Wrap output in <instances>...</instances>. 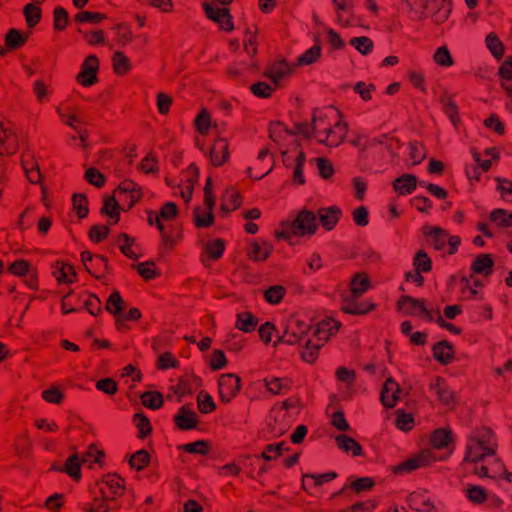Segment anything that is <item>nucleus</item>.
Instances as JSON below:
<instances>
[{"mask_svg":"<svg viewBox=\"0 0 512 512\" xmlns=\"http://www.w3.org/2000/svg\"><path fill=\"white\" fill-rule=\"evenodd\" d=\"M106 16L98 12L81 11L76 14L75 21L77 23H100Z\"/></svg>","mask_w":512,"mask_h":512,"instance_id":"63","label":"nucleus"},{"mask_svg":"<svg viewBox=\"0 0 512 512\" xmlns=\"http://www.w3.org/2000/svg\"><path fill=\"white\" fill-rule=\"evenodd\" d=\"M273 250L268 242H252L249 245L247 255L253 261H265Z\"/></svg>","mask_w":512,"mask_h":512,"instance_id":"25","label":"nucleus"},{"mask_svg":"<svg viewBox=\"0 0 512 512\" xmlns=\"http://www.w3.org/2000/svg\"><path fill=\"white\" fill-rule=\"evenodd\" d=\"M291 73L292 69L290 65L284 60L272 63L265 71V75L272 80L275 87H278L279 82L289 77Z\"/></svg>","mask_w":512,"mask_h":512,"instance_id":"16","label":"nucleus"},{"mask_svg":"<svg viewBox=\"0 0 512 512\" xmlns=\"http://www.w3.org/2000/svg\"><path fill=\"white\" fill-rule=\"evenodd\" d=\"M219 397L222 402L229 403L241 389V379L235 374H222L218 381Z\"/></svg>","mask_w":512,"mask_h":512,"instance_id":"7","label":"nucleus"},{"mask_svg":"<svg viewBox=\"0 0 512 512\" xmlns=\"http://www.w3.org/2000/svg\"><path fill=\"white\" fill-rule=\"evenodd\" d=\"M176 426L181 430H191L197 427V414L187 406H182L174 417Z\"/></svg>","mask_w":512,"mask_h":512,"instance_id":"18","label":"nucleus"},{"mask_svg":"<svg viewBox=\"0 0 512 512\" xmlns=\"http://www.w3.org/2000/svg\"><path fill=\"white\" fill-rule=\"evenodd\" d=\"M198 409L201 413L208 414L215 410L216 405L212 397L205 391H200L197 395Z\"/></svg>","mask_w":512,"mask_h":512,"instance_id":"54","label":"nucleus"},{"mask_svg":"<svg viewBox=\"0 0 512 512\" xmlns=\"http://www.w3.org/2000/svg\"><path fill=\"white\" fill-rule=\"evenodd\" d=\"M320 55H321V47H320V45L316 44L313 47H311L310 49H308L300 57H298L297 65L302 66V65L312 64L319 59Z\"/></svg>","mask_w":512,"mask_h":512,"instance_id":"56","label":"nucleus"},{"mask_svg":"<svg viewBox=\"0 0 512 512\" xmlns=\"http://www.w3.org/2000/svg\"><path fill=\"white\" fill-rule=\"evenodd\" d=\"M99 60L95 55L87 56L81 70L76 76V81L83 87H90L98 82Z\"/></svg>","mask_w":512,"mask_h":512,"instance_id":"6","label":"nucleus"},{"mask_svg":"<svg viewBox=\"0 0 512 512\" xmlns=\"http://www.w3.org/2000/svg\"><path fill=\"white\" fill-rule=\"evenodd\" d=\"M286 294V289L282 285H273L264 291V299L270 304H278Z\"/></svg>","mask_w":512,"mask_h":512,"instance_id":"51","label":"nucleus"},{"mask_svg":"<svg viewBox=\"0 0 512 512\" xmlns=\"http://www.w3.org/2000/svg\"><path fill=\"white\" fill-rule=\"evenodd\" d=\"M490 220L500 228H509L512 226V212L504 209H495L490 214Z\"/></svg>","mask_w":512,"mask_h":512,"instance_id":"44","label":"nucleus"},{"mask_svg":"<svg viewBox=\"0 0 512 512\" xmlns=\"http://www.w3.org/2000/svg\"><path fill=\"white\" fill-rule=\"evenodd\" d=\"M117 244L121 250V252L131 258L137 259V254L133 251L132 246L134 244V239L128 236L126 233H121L117 238Z\"/></svg>","mask_w":512,"mask_h":512,"instance_id":"52","label":"nucleus"},{"mask_svg":"<svg viewBox=\"0 0 512 512\" xmlns=\"http://www.w3.org/2000/svg\"><path fill=\"white\" fill-rule=\"evenodd\" d=\"M410 507L419 512H434L430 499L420 493H413L409 498Z\"/></svg>","mask_w":512,"mask_h":512,"instance_id":"39","label":"nucleus"},{"mask_svg":"<svg viewBox=\"0 0 512 512\" xmlns=\"http://www.w3.org/2000/svg\"><path fill=\"white\" fill-rule=\"evenodd\" d=\"M23 14L29 28L35 27L41 20V8L36 3H28L24 6Z\"/></svg>","mask_w":512,"mask_h":512,"instance_id":"40","label":"nucleus"},{"mask_svg":"<svg viewBox=\"0 0 512 512\" xmlns=\"http://www.w3.org/2000/svg\"><path fill=\"white\" fill-rule=\"evenodd\" d=\"M137 272L145 280H151L160 275V272L156 270L153 262H142L137 265Z\"/></svg>","mask_w":512,"mask_h":512,"instance_id":"64","label":"nucleus"},{"mask_svg":"<svg viewBox=\"0 0 512 512\" xmlns=\"http://www.w3.org/2000/svg\"><path fill=\"white\" fill-rule=\"evenodd\" d=\"M396 305L397 309L406 315L415 316L420 315L421 310H424L425 300L415 299L404 295L398 299Z\"/></svg>","mask_w":512,"mask_h":512,"instance_id":"19","label":"nucleus"},{"mask_svg":"<svg viewBox=\"0 0 512 512\" xmlns=\"http://www.w3.org/2000/svg\"><path fill=\"white\" fill-rule=\"evenodd\" d=\"M120 201H126L131 208L142 196L141 188L132 180L122 181L114 191Z\"/></svg>","mask_w":512,"mask_h":512,"instance_id":"10","label":"nucleus"},{"mask_svg":"<svg viewBox=\"0 0 512 512\" xmlns=\"http://www.w3.org/2000/svg\"><path fill=\"white\" fill-rule=\"evenodd\" d=\"M179 449L189 453L198 455H207L210 451V443L205 440H197L192 443H187L179 447Z\"/></svg>","mask_w":512,"mask_h":512,"instance_id":"47","label":"nucleus"},{"mask_svg":"<svg viewBox=\"0 0 512 512\" xmlns=\"http://www.w3.org/2000/svg\"><path fill=\"white\" fill-rule=\"evenodd\" d=\"M314 137L329 147L340 145L347 135V124L342 121L338 110L333 107L319 111L312 120Z\"/></svg>","mask_w":512,"mask_h":512,"instance_id":"2","label":"nucleus"},{"mask_svg":"<svg viewBox=\"0 0 512 512\" xmlns=\"http://www.w3.org/2000/svg\"><path fill=\"white\" fill-rule=\"evenodd\" d=\"M395 424L400 430L410 431L414 426L413 416L403 410H397Z\"/></svg>","mask_w":512,"mask_h":512,"instance_id":"60","label":"nucleus"},{"mask_svg":"<svg viewBox=\"0 0 512 512\" xmlns=\"http://www.w3.org/2000/svg\"><path fill=\"white\" fill-rule=\"evenodd\" d=\"M112 29L115 32L116 42L119 45L126 46L133 41V32L128 25L124 23H118Z\"/></svg>","mask_w":512,"mask_h":512,"instance_id":"41","label":"nucleus"},{"mask_svg":"<svg viewBox=\"0 0 512 512\" xmlns=\"http://www.w3.org/2000/svg\"><path fill=\"white\" fill-rule=\"evenodd\" d=\"M113 72L118 76H124L132 68L129 58L121 51H116L112 55Z\"/></svg>","mask_w":512,"mask_h":512,"instance_id":"29","label":"nucleus"},{"mask_svg":"<svg viewBox=\"0 0 512 512\" xmlns=\"http://www.w3.org/2000/svg\"><path fill=\"white\" fill-rule=\"evenodd\" d=\"M293 156V162H295V165L291 167L293 168V183L302 185L305 182L302 170L305 161V154L302 148L299 147L297 150L293 151Z\"/></svg>","mask_w":512,"mask_h":512,"instance_id":"31","label":"nucleus"},{"mask_svg":"<svg viewBox=\"0 0 512 512\" xmlns=\"http://www.w3.org/2000/svg\"><path fill=\"white\" fill-rule=\"evenodd\" d=\"M149 461V453L146 450L141 449L131 456L129 460V465L131 466V468L140 471L143 470L149 464Z\"/></svg>","mask_w":512,"mask_h":512,"instance_id":"53","label":"nucleus"},{"mask_svg":"<svg viewBox=\"0 0 512 512\" xmlns=\"http://www.w3.org/2000/svg\"><path fill=\"white\" fill-rule=\"evenodd\" d=\"M230 157L229 143L225 138H216L210 149V160L213 166L224 165Z\"/></svg>","mask_w":512,"mask_h":512,"instance_id":"13","label":"nucleus"},{"mask_svg":"<svg viewBox=\"0 0 512 512\" xmlns=\"http://www.w3.org/2000/svg\"><path fill=\"white\" fill-rule=\"evenodd\" d=\"M225 250V242L222 239H213L208 241L205 245V251L208 258L211 260H218L222 257Z\"/></svg>","mask_w":512,"mask_h":512,"instance_id":"48","label":"nucleus"},{"mask_svg":"<svg viewBox=\"0 0 512 512\" xmlns=\"http://www.w3.org/2000/svg\"><path fill=\"white\" fill-rule=\"evenodd\" d=\"M370 280L366 273H356L350 281V294L351 297H361L369 288Z\"/></svg>","mask_w":512,"mask_h":512,"instance_id":"23","label":"nucleus"},{"mask_svg":"<svg viewBox=\"0 0 512 512\" xmlns=\"http://www.w3.org/2000/svg\"><path fill=\"white\" fill-rule=\"evenodd\" d=\"M269 132L271 140L278 145L279 150L290 146V150L294 151L301 147L295 135L287 131L281 123L271 124Z\"/></svg>","mask_w":512,"mask_h":512,"instance_id":"9","label":"nucleus"},{"mask_svg":"<svg viewBox=\"0 0 512 512\" xmlns=\"http://www.w3.org/2000/svg\"><path fill=\"white\" fill-rule=\"evenodd\" d=\"M485 44L490 53L497 59L500 60L505 53V47L502 41L499 39L496 33L490 32L485 38Z\"/></svg>","mask_w":512,"mask_h":512,"instance_id":"36","label":"nucleus"},{"mask_svg":"<svg viewBox=\"0 0 512 512\" xmlns=\"http://www.w3.org/2000/svg\"><path fill=\"white\" fill-rule=\"evenodd\" d=\"M433 60L436 64L442 67H450L453 65V58L446 46L439 47L434 55Z\"/></svg>","mask_w":512,"mask_h":512,"instance_id":"57","label":"nucleus"},{"mask_svg":"<svg viewBox=\"0 0 512 512\" xmlns=\"http://www.w3.org/2000/svg\"><path fill=\"white\" fill-rule=\"evenodd\" d=\"M337 446L344 452H352L353 456H359L362 453L361 445L352 437L341 434L335 438Z\"/></svg>","mask_w":512,"mask_h":512,"instance_id":"32","label":"nucleus"},{"mask_svg":"<svg viewBox=\"0 0 512 512\" xmlns=\"http://www.w3.org/2000/svg\"><path fill=\"white\" fill-rule=\"evenodd\" d=\"M435 460H436V458L433 455L432 451L424 450L419 455H417V456H415L413 458H410V459L406 460L405 462H403L399 466V470L410 472V471H413V470H415L417 468H420V467H423V466H427V465H429L431 462H433Z\"/></svg>","mask_w":512,"mask_h":512,"instance_id":"20","label":"nucleus"},{"mask_svg":"<svg viewBox=\"0 0 512 512\" xmlns=\"http://www.w3.org/2000/svg\"><path fill=\"white\" fill-rule=\"evenodd\" d=\"M452 9V2L451 0H441V5L439 9L432 15V20L435 24H442L444 23Z\"/></svg>","mask_w":512,"mask_h":512,"instance_id":"55","label":"nucleus"},{"mask_svg":"<svg viewBox=\"0 0 512 512\" xmlns=\"http://www.w3.org/2000/svg\"><path fill=\"white\" fill-rule=\"evenodd\" d=\"M115 196L116 195L105 198L104 205L101 209V213L109 216L110 219L113 220V223H117L120 217L118 200Z\"/></svg>","mask_w":512,"mask_h":512,"instance_id":"43","label":"nucleus"},{"mask_svg":"<svg viewBox=\"0 0 512 512\" xmlns=\"http://www.w3.org/2000/svg\"><path fill=\"white\" fill-rule=\"evenodd\" d=\"M271 168L272 159L269 156V151L267 149H263L259 152L253 166L248 168L247 173L249 177L253 179H261L270 172Z\"/></svg>","mask_w":512,"mask_h":512,"instance_id":"12","label":"nucleus"},{"mask_svg":"<svg viewBox=\"0 0 512 512\" xmlns=\"http://www.w3.org/2000/svg\"><path fill=\"white\" fill-rule=\"evenodd\" d=\"M430 442L436 449L447 447L451 442V432L446 429H437L433 432Z\"/></svg>","mask_w":512,"mask_h":512,"instance_id":"49","label":"nucleus"},{"mask_svg":"<svg viewBox=\"0 0 512 512\" xmlns=\"http://www.w3.org/2000/svg\"><path fill=\"white\" fill-rule=\"evenodd\" d=\"M195 129L201 135H207L211 126V115L207 109L202 108L194 120Z\"/></svg>","mask_w":512,"mask_h":512,"instance_id":"46","label":"nucleus"},{"mask_svg":"<svg viewBox=\"0 0 512 512\" xmlns=\"http://www.w3.org/2000/svg\"><path fill=\"white\" fill-rule=\"evenodd\" d=\"M359 297H351L350 294L342 295V310L348 314L363 315L373 310L374 303H358L356 299Z\"/></svg>","mask_w":512,"mask_h":512,"instance_id":"14","label":"nucleus"},{"mask_svg":"<svg viewBox=\"0 0 512 512\" xmlns=\"http://www.w3.org/2000/svg\"><path fill=\"white\" fill-rule=\"evenodd\" d=\"M53 274L58 283H73L76 278V272L73 266L68 264L57 263Z\"/></svg>","mask_w":512,"mask_h":512,"instance_id":"38","label":"nucleus"},{"mask_svg":"<svg viewBox=\"0 0 512 512\" xmlns=\"http://www.w3.org/2000/svg\"><path fill=\"white\" fill-rule=\"evenodd\" d=\"M341 216V210L336 207L320 208L318 210V217L323 228L332 230Z\"/></svg>","mask_w":512,"mask_h":512,"instance_id":"22","label":"nucleus"},{"mask_svg":"<svg viewBox=\"0 0 512 512\" xmlns=\"http://www.w3.org/2000/svg\"><path fill=\"white\" fill-rule=\"evenodd\" d=\"M400 392L401 388L399 384L392 378H388L381 391L382 404L387 408H393L399 399Z\"/></svg>","mask_w":512,"mask_h":512,"instance_id":"15","label":"nucleus"},{"mask_svg":"<svg viewBox=\"0 0 512 512\" xmlns=\"http://www.w3.org/2000/svg\"><path fill=\"white\" fill-rule=\"evenodd\" d=\"M430 390L435 393L438 402L442 406L448 407L449 409L455 406V393L443 378L437 377L435 381L430 384Z\"/></svg>","mask_w":512,"mask_h":512,"instance_id":"11","label":"nucleus"},{"mask_svg":"<svg viewBox=\"0 0 512 512\" xmlns=\"http://www.w3.org/2000/svg\"><path fill=\"white\" fill-rule=\"evenodd\" d=\"M320 343L308 340L304 350L301 352L302 359L307 363H313L319 355Z\"/></svg>","mask_w":512,"mask_h":512,"instance_id":"58","label":"nucleus"},{"mask_svg":"<svg viewBox=\"0 0 512 512\" xmlns=\"http://www.w3.org/2000/svg\"><path fill=\"white\" fill-rule=\"evenodd\" d=\"M413 266L418 272L428 273L432 269L431 258L424 250H419L414 256Z\"/></svg>","mask_w":512,"mask_h":512,"instance_id":"50","label":"nucleus"},{"mask_svg":"<svg viewBox=\"0 0 512 512\" xmlns=\"http://www.w3.org/2000/svg\"><path fill=\"white\" fill-rule=\"evenodd\" d=\"M267 390L273 395L287 394L291 388L289 378L272 377L264 380Z\"/></svg>","mask_w":512,"mask_h":512,"instance_id":"28","label":"nucleus"},{"mask_svg":"<svg viewBox=\"0 0 512 512\" xmlns=\"http://www.w3.org/2000/svg\"><path fill=\"white\" fill-rule=\"evenodd\" d=\"M298 400L287 399L280 406L275 407V423L271 426V431L276 436L283 435L289 429L288 410L297 407Z\"/></svg>","mask_w":512,"mask_h":512,"instance_id":"8","label":"nucleus"},{"mask_svg":"<svg viewBox=\"0 0 512 512\" xmlns=\"http://www.w3.org/2000/svg\"><path fill=\"white\" fill-rule=\"evenodd\" d=\"M350 45L363 55L370 53L374 46L373 41L365 36L352 38L350 40Z\"/></svg>","mask_w":512,"mask_h":512,"instance_id":"59","label":"nucleus"},{"mask_svg":"<svg viewBox=\"0 0 512 512\" xmlns=\"http://www.w3.org/2000/svg\"><path fill=\"white\" fill-rule=\"evenodd\" d=\"M467 498L476 504H482L487 499L485 489L476 485H469L466 489Z\"/></svg>","mask_w":512,"mask_h":512,"instance_id":"62","label":"nucleus"},{"mask_svg":"<svg viewBox=\"0 0 512 512\" xmlns=\"http://www.w3.org/2000/svg\"><path fill=\"white\" fill-rule=\"evenodd\" d=\"M142 404L149 409H159L163 406V395L157 391H148L141 395Z\"/></svg>","mask_w":512,"mask_h":512,"instance_id":"45","label":"nucleus"},{"mask_svg":"<svg viewBox=\"0 0 512 512\" xmlns=\"http://www.w3.org/2000/svg\"><path fill=\"white\" fill-rule=\"evenodd\" d=\"M310 326L296 316H291L282 334V341L291 345L299 343L309 331Z\"/></svg>","mask_w":512,"mask_h":512,"instance_id":"3","label":"nucleus"},{"mask_svg":"<svg viewBox=\"0 0 512 512\" xmlns=\"http://www.w3.org/2000/svg\"><path fill=\"white\" fill-rule=\"evenodd\" d=\"M496 448L495 437L490 429L474 430L468 437L463 462L480 477L498 478L505 469L495 457Z\"/></svg>","mask_w":512,"mask_h":512,"instance_id":"1","label":"nucleus"},{"mask_svg":"<svg viewBox=\"0 0 512 512\" xmlns=\"http://www.w3.org/2000/svg\"><path fill=\"white\" fill-rule=\"evenodd\" d=\"M236 318V328L246 333L254 331L258 325V319L247 311L238 313Z\"/></svg>","mask_w":512,"mask_h":512,"instance_id":"33","label":"nucleus"},{"mask_svg":"<svg viewBox=\"0 0 512 512\" xmlns=\"http://www.w3.org/2000/svg\"><path fill=\"white\" fill-rule=\"evenodd\" d=\"M416 186L417 178L411 174H404L393 182L394 190L400 195L412 193L416 189Z\"/></svg>","mask_w":512,"mask_h":512,"instance_id":"27","label":"nucleus"},{"mask_svg":"<svg viewBox=\"0 0 512 512\" xmlns=\"http://www.w3.org/2000/svg\"><path fill=\"white\" fill-rule=\"evenodd\" d=\"M494 262L489 254L477 256L472 263V270L478 274L489 275L492 272Z\"/></svg>","mask_w":512,"mask_h":512,"instance_id":"35","label":"nucleus"},{"mask_svg":"<svg viewBox=\"0 0 512 512\" xmlns=\"http://www.w3.org/2000/svg\"><path fill=\"white\" fill-rule=\"evenodd\" d=\"M440 103L442 104L444 113L449 117L454 127L457 128L460 123V116L458 106L454 101L453 96L448 93H444L440 98Z\"/></svg>","mask_w":512,"mask_h":512,"instance_id":"24","label":"nucleus"},{"mask_svg":"<svg viewBox=\"0 0 512 512\" xmlns=\"http://www.w3.org/2000/svg\"><path fill=\"white\" fill-rule=\"evenodd\" d=\"M317 229V217L308 210H302L293 223L290 225L291 233L294 236L312 235Z\"/></svg>","mask_w":512,"mask_h":512,"instance_id":"5","label":"nucleus"},{"mask_svg":"<svg viewBox=\"0 0 512 512\" xmlns=\"http://www.w3.org/2000/svg\"><path fill=\"white\" fill-rule=\"evenodd\" d=\"M433 356L441 364H448L454 358V347L448 341H440L433 346Z\"/></svg>","mask_w":512,"mask_h":512,"instance_id":"26","label":"nucleus"},{"mask_svg":"<svg viewBox=\"0 0 512 512\" xmlns=\"http://www.w3.org/2000/svg\"><path fill=\"white\" fill-rule=\"evenodd\" d=\"M241 205L240 194L233 190H226L222 196L221 209L225 212L236 210Z\"/></svg>","mask_w":512,"mask_h":512,"instance_id":"37","label":"nucleus"},{"mask_svg":"<svg viewBox=\"0 0 512 512\" xmlns=\"http://www.w3.org/2000/svg\"><path fill=\"white\" fill-rule=\"evenodd\" d=\"M101 492L109 493L112 497L121 496L124 494L125 485L124 479L118 475H108L101 482Z\"/></svg>","mask_w":512,"mask_h":512,"instance_id":"21","label":"nucleus"},{"mask_svg":"<svg viewBox=\"0 0 512 512\" xmlns=\"http://www.w3.org/2000/svg\"><path fill=\"white\" fill-rule=\"evenodd\" d=\"M134 422L138 429V437L145 438L147 435L151 433L152 427L149 419L141 413H137L134 416Z\"/></svg>","mask_w":512,"mask_h":512,"instance_id":"61","label":"nucleus"},{"mask_svg":"<svg viewBox=\"0 0 512 512\" xmlns=\"http://www.w3.org/2000/svg\"><path fill=\"white\" fill-rule=\"evenodd\" d=\"M124 307V301L119 294L118 291H114L108 298L106 302V310L113 314L116 318V323L118 327L120 326L121 320H120V313L122 312Z\"/></svg>","mask_w":512,"mask_h":512,"instance_id":"34","label":"nucleus"},{"mask_svg":"<svg viewBox=\"0 0 512 512\" xmlns=\"http://www.w3.org/2000/svg\"><path fill=\"white\" fill-rule=\"evenodd\" d=\"M28 40V34L21 33L17 29H10L5 35V47L8 50H16L23 47Z\"/></svg>","mask_w":512,"mask_h":512,"instance_id":"30","label":"nucleus"},{"mask_svg":"<svg viewBox=\"0 0 512 512\" xmlns=\"http://www.w3.org/2000/svg\"><path fill=\"white\" fill-rule=\"evenodd\" d=\"M202 7L205 11V15L207 16V18L217 23L222 30L227 32L233 30L234 26L232 22V17L227 8H220L218 6H215L214 1L204 2L202 4Z\"/></svg>","mask_w":512,"mask_h":512,"instance_id":"4","label":"nucleus"},{"mask_svg":"<svg viewBox=\"0 0 512 512\" xmlns=\"http://www.w3.org/2000/svg\"><path fill=\"white\" fill-rule=\"evenodd\" d=\"M207 211H204L201 207L194 209V223L198 228L210 227L214 222L213 210L206 207Z\"/></svg>","mask_w":512,"mask_h":512,"instance_id":"42","label":"nucleus"},{"mask_svg":"<svg viewBox=\"0 0 512 512\" xmlns=\"http://www.w3.org/2000/svg\"><path fill=\"white\" fill-rule=\"evenodd\" d=\"M423 234L427 238V242L434 247L436 250H442L448 238L446 230L440 227H432L425 225L423 227Z\"/></svg>","mask_w":512,"mask_h":512,"instance_id":"17","label":"nucleus"}]
</instances>
